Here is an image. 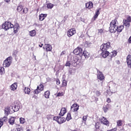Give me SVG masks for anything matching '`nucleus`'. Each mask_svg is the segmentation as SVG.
Masks as SVG:
<instances>
[{
  "instance_id": "obj_1",
  "label": "nucleus",
  "mask_w": 131,
  "mask_h": 131,
  "mask_svg": "<svg viewBox=\"0 0 131 131\" xmlns=\"http://www.w3.org/2000/svg\"><path fill=\"white\" fill-rule=\"evenodd\" d=\"M80 63V60H79L77 57L75 56L73 57L70 61H68L66 63V66L70 67L71 65L74 66V67H76Z\"/></svg>"
},
{
  "instance_id": "obj_2",
  "label": "nucleus",
  "mask_w": 131,
  "mask_h": 131,
  "mask_svg": "<svg viewBox=\"0 0 131 131\" xmlns=\"http://www.w3.org/2000/svg\"><path fill=\"white\" fill-rule=\"evenodd\" d=\"M117 25H118V22H117V20L114 19V20H112L110 23L109 31H110L111 33H114L116 32L117 30Z\"/></svg>"
},
{
  "instance_id": "obj_3",
  "label": "nucleus",
  "mask_w": 131,
  "mask_h": 131,
  "mask_svg": "<svg viewBox=\"0 0 131 131\" xmlns=\"http://www.w3.org/2000/svg\"><path fill=\"white\" fill-rule=\"evenodd\" d=\"M13 58L11 56L7 58L3 62V66L4 67H10L11 64H12V59Z\"/></svg>"
},
{
  "instance_id": "obj_4",
  "label": "nucleus",
  "mask_w": 131,
  "mask_h": 131,
  "mask_svg": "<svg viewBox=\"0 0 131 131\" xmlns=\"http://www.w3.org/2000/svg\"><path fill=\"white\" fill-rule=\"evenodd\" d=\"M2 27L5 30H8L10 29V28H13V27H14V25L12 24L11 22L6 21L5 24L3 25Z\"/></svg>"
},
{
  "instance_id": "obj_5",
  "label": "nucleus",
  "mask_w": 131,
  "mask_h": 131,
  "mask_svg": "<svg viewBox=\"0 0 131 131\" xmlns=\"http://www.w3.org/2000/svg\"><path fill=\"white\" fill-rule=\"evenodd\" d=\"M110 49V43H103L100 46L101 51H107Z\"/></svg>"
},
{
  "instance_id": "obj_6",
  "label": "nucleus",
  "mask_w": 131,
  "mask_h": 131,
  "mask_svg": "<svg viewBox=\"0 0 131 131\" xmlns=\"http://www.w3.org/2000/svg\"><path fill=\"white\" fill-rule=\"evenodd\" d=\"M73 53L75 55H79V56H81V55H82V48L78 47L73 51Z\"/></svg>"
},
{
  "instance_id": "obj_7",
  "label": "nucleus",
  "mask_w": 131,
  "mask_h": 131,
  "mask_svg": "<svg viewBox=\"0 0 131 131\" xmlns=\"http://www.w3.org/2000/svg\"><path fill=\"white\" fill-rule=\"evenodd\" d=\"M79 109V105L76 103H74L71 107V111H72V112H76L78 111Z\"/></svg>"
},
{
  "instance_id": "obj_8",
  "label": "nucleus",
  "mask_w": 131,
  "mask_h": 131,
  "mask_svg": "<svg viewBox=\"0 0 131 131\" xmlns=\"http://www.w3.org/2000/svg\"><path fill=\"white\" fill-rule=\"evenodd\" d=\"M76 33V30L75 29H71L68 31L67 35L69 37H71L72 35H74Z\"/></svg>"
},
{
  "instance_id": "obj_9",
  "label": "nucleus",
  "mask_w": 131,
  "mask_h": 131,
  "mask_svg": "<svg viewBox=\"0 0 131 131\" xmlns=\"http://www.w3.org/2000/svg\"><path fill=\"white\" fill-rule=\"evenodd\" d=\"M12 109L14 112H17V111H19V110L20 109V105H19V103H16L13 104Z\"/></svg>"
},
{
  "instance_id": "obj_10",
  "label": "nucleus",
  "mask_w": 131,
  "mask_h": 131,
  "mask_svg": "<svg viewBox=\"0 0 131 131\" xmlns=\"http://www.w3.org/2000/svg\"><path fill=\"white\" fill-rule=\"evenodd\" d=\"M100 121L101 123L104 124V125H106V126H109V121L107 120V119H106V118L102 117L100 119Z\"/></svg>"
},
{
  "instance_id": "obj_11",
  "label": "nucleus",
  "mask_w": 131,
  "mask_h": 131,
  "mask_svg": "<svg viewBox=\"0 0 131 131\" xmlns=\"http://www.w3.org/2000/svg\"><path fill=\"white\" fill-rule=\"evenodd\" d=\"M127 65L128 66V68H130L131 69V55H128L127 56L126 58Z\"/></svg>"
},
{
  "instance_id": "obj_12",
  "label": "nucleus",
  "mask_w": 131,
  "mask_h": 131,
  "mask_svg": "<svg viewBox=\"0 0 131 131\" xmlns=\"http://www.w3.org/2000/svg\"><path fill=\"white\" fill-rule=\"evenodd\" d=\"M97 78L98 79H99V80H104L105 79V77L104 76V75L102 72L98 71V74H97Z\"/></svg>"
},
{
  "instance_id": "obj_13",
  "label": "nucleus",
  "mask_w": 131,
  "mask_h": 131,
  "mask_svg": "<svg viewBox=\"0 0 131 131\" xmlns=\"http://www.w3.org/2000/svg\"><path fill=\"white\" fill-rule=\"evenodd\" d=\"M16 119V117H11L8 119V122L9 124H11V125H13V124H15V120Z\"/></svg>"
},
{
  "instance_id": "obj_14",
  "label": "nucleus",
  "mask_w": 131,
  "mask_h": 131,
  "mask_svg": "<svg viewBox=\"0 0 131 131\" xmlns=\"http://www.w3.org/2000/svg\"><path fill=\"white\" fill-rule=\"evenodd\" d=\"M13 30L14 33H17L18 31H19V28H20V26H19V24H15L14 26H13Z\"/></svg>"
},
{
  "instance_id": "obj_15",
  "label": "nucleus",
  "mask_w": 131,
  "mask_h": 131,
  "mask_svg": "<svg viewBox=\"0 0 131 131\" xmlns=\"http://www.w3.org/2000/svg\"><path fill=\"white\" fill-rule=\"evenodd\" d=\"M101 56H102L103 58H107V57L109 56V52L107 51H102Z\"/></svg>"
},
{
  "instance_id": "obj_16",
  "label": "nucleus",
  "mask_w": 131,
  "mask_h": 131,
  "mask_svg": "<svg viewBox=\"0 0 131 131\" xmlns=\"http://www.w3.org/2000/svg\"><path fill=\"white\" fill-rule=\"evenodd\" d=\"M43 49H46L47 52H51V51H52V48L50 45L46 44L43 47Z\"/></svg>"
},
{
  "instance_id": "obj_17",
  "label": "nucleus",
  "mask_w": 131,
  "mask_h": 131,
  "mask_svg": "<svg viewBox=\"0 0 131 131\" xmlns=\"http://www.w3.org/2000/svg\"><path fill=\"white\" fill-rule=\"evenodd\" d=\"M17 88H18V85H17V83H14L12 84L10 86L11 91H16L17 90Z\"/></svg>"
},
{
  "instance_id": "obj_18",
  "label": "nucleus",
  "mask_w": 131,
  "mask_h": 131,
  "mask_svg": "<svg viewBox=\"0 0 131 131\" xmlns=\"http://www.w3.org/2000/svg\"><path fill=\"white\" fill-rule=\"evenodd\" d=\"M66 121V119L64 117H59V119H58V123L59 124H62V123H64Z\"/></svg>"
},
{
  "instance_id": "obj_19",
  "label": "nucleus",
  "mask_w": 131,
  "mask_h": 131,
  "mask_svg": "<svg viewBox=\"0 0 131 131\" xmlns=\"http://www.w3.org/2000/svg\"><path fill=\"white\" fill-rule=\"evenodd\" d=\"M85 7L87 9H92L93 7V4L92 2H89L85 4Z\"/></svg>"
},
{
  "instance_id": "obj_20",
  "label": "nucleus",
  "mask_w": 131,
  "mask_h": 131,
  "mask_svg": "<svg viewBox=\"0 0 131 131\" xmlns=\"http://www.w3.org/2000/svg\"><path fill=\"white\" fill-rule=\"evenodd\" d=\"M66 108L65 107L62 108L60 113L59 114V116H64L65 114L66 113Z\"/></svg>"
},
{
  "instance_id": "obj_21",
  "label": "nucleus",
  "mask_w": 131,
  "mask_h": 131,
  "mask_svg": "<svg viewBox=\"0 0 131 131\" xmlns=\"http://www.w3.org/2000/svg\"><path fill=\"white\" fill-rule=\"evenodd\" d=\"M81 56H84L85 58H88L89 57H90V53L86 51H84L83 52H82Z\"/></svg>"
},
{
  "instance_id": "obj_22",
  "label": "nucleus",
  "mask_w": 131,
  "mask_h": 131,
  "mask_svg": "<svg viewBox=\"0 0 131 131\" xmlns=\"http://www.w3.org/2000/svg\"><path fill=\"white\" fill-rule=\"evenodd\" d=\"M11 110L10 109V107L7 106L5 109V114L8 116V114L10 113Z\"/></svg>"
},
{
  "instance_id": "obj_23",
  "label": "nucleus",
  "mask_w": 131,
  "mask_h": 131,
  "mask_svg": "<svg viewBox=\"0 0 131 131\" xmlns=\"http://www.w3.org/2000/svg\"><path fill=\"white\" fill-rule=\"evenodd\" d=\"M47 17V14H41L39 15V20L40 21H43V20H45V18Z\"/></svg>"
},
{
  "instance_id": "obj_24",
  "label": "nucleus",
  "mask_w": 131,
  "mask_h": 131,
  "mask_svg": "<svg viewBox=\"0 0 131 131\" xmlns=\"http://www.w3.org/2000/svg\"><path fill=\"white\" fill-rule=\"evenodd\" d=\"M30 36H35L36 35V31L35 30H33L29 32Z\"/></svg>"
},
{
  "instance_id": "obj_25",
  "label": "nucleus",
  "mask_w": 131,
  "mask_h": 131,
  "mask_svg": "<svg viewBox=\"0 0 131 131\" xmlns=\"http://www.w3.org/2000/svg\"><path fill=\"white\" fill-rule=\"evenodd\" d=\"M124 28V27L123 26H120L118 27V25H117V31L118 32H121L122 31V30Z\"/></svg>"
},
{
  "instance_id": "obj_26",
  "label": "nucleus",
  "mask_w": 131,
  "mask_h": 131,
  "mask_svg": "<svg viewBox=\"0 0 131 131\" xmlns=\"http://www.w3.org/2000/svg\"><path fill=\"white\" fill-rule=\"evenodd\" d=\"M123 25L124 26H126V27H129V23L128 22V20H127L126 19L124 20L123 21Z\"/></svg>"
},
{
  "instance_id": "obj_27",
  "label": "nucleus",
  "mask_w": 131,
  "mask_h": 131,
  "mask_svg": "<svg viewBox=\"0 0 131 131\" xmlns=\"http://www.w3.org/2000/svg\"><path fill=\"white\" fill-rule=\"evenodd\" d=\"M44 96L46 99H49L50 98V91H46L44 93Z\"/></svg>"
},
{
  "instance_id": "obj_28",
  "label": "nucleus",
  "mask_w": 131,
  "mask_h": 131,
  "mask_svg": "<svg viewBox=\"0 0 131 131\" xmlns=\"http://www.w3.org/2000/svg\"><path fill=\"white\" fill-rule=\"evenodd\" d=\"M123 124L122 120H119L117 121V126H122Z\"/></svg>"
},
{
  "instance_id": "obj_29",
  "label": "nucleus",
  "mask_w": 131,
  "mask_h": 131,
  "mask_svg": "<svg viewBox=\"0 0 131 131\" xmlns=\"http://www.w3.org/2000/svg\"><path fill=\"white\" fill-rule=\"evenodd\" d=\"M37 90H39V92H41L42 91H43V85L40 84L39 86H37Z\"/></svg>"
},
{
  "instance_id": "obj_30",
  "label": "nucleus",
  "mask_w": 131,
  "mask_h": 131,
  "mask_svg": "<svg viewBox=\"0 0 131 131\" xmlns=\"http://www.w3.org/2000/svg\"><path fill=\"white\" fill-rule=\"evenodd\" d=\"M54 4H51V3H49V4H47V8L48 9H53V8H54Z\"/></svg>"
},
{
  "instance_id": "obj_31",
  "label": "nucleus",
  "mask_w": 131,
  "mask_h": 131,
  "mask_svg": "<svg viewBox=\"0 0 131 131\" xmlns=\"http://www.w3.org/2000/svg\"><path fill=\"white\" fill-rule=\"evenodd\" d=\"M91 46H92L91 42L86 41L84 43V47H85L86 48H89V47H91Z\"/></svg>"
},
{
  "instance_id": "obj_32",
  "label": "nucleus",
  "mask_w": 131,
  "mask_h": 131,
  "mask_svg": "<svg viewBox=\"0 0 131 131\" xmlns=\"http://www.w3.org/2000/svg\"><path fill=\"white\" fill-rule=\"evenodd\" d=\"M71 118V114H70V113H68L66 118L67 121H69V120H70Z\"/></svg>"
},
{
  "instance_id": "obj_33",
  "label": "nucleus",
  "mask_w": 131,
  "mask_h": 131,
  "mask_svg": "<svg viewBox=\"0 0 131 131\" xmlns=\"http://www.w3.org/2000/svg\"><path fill=\"white\" fill-rule=\"evenodd\" d=\"M25 94H27L28 95H29V94H30V89L25 88Z\"/></svg>"
},
{
  "instance_id": "obj_34",
  "label": "nucleus",
  "mask_w": 131,
  "mask_h": 131,
  "mask_svg": "<svg viewBox=\"0 0 131 131\" xmlns=\"http://www.w3.org/2000/svg\"><path fill=\"white\" fill-rule=\"evenodd\" d=\"M0 73L1 74H5V68L3 67H0Z\"/></svg>"
},
{
  "instance_id": "obj_35",
  "label": "nucleus",
  "mask_w": 131,
  "mask_h": 131,
  "mask_svg": "<svg viewBox=\"0 0 131 131\" xmlns=\"http://www.w3.org/2000/svg\"><path fill=\"white\" fill-rule=\"evenodd\" d=\"M111 57H115L117 55V52L116 51H113L110 54Z\"/></svg>"
},
{
  "instance_id": "obj_36",
  "label": "nucleus",
  "mask_w": 131,
  "mask_h": 131,
  "mask_svg": "<svg viewBox=\"0 0 131 131\" xmlns=\"http://www.w3.org/2000/svg\"><path fill=\"white\" fill-rule=\"evenodd\" d=\"M1 121L2 122H6V121H8V117H7L6 116H5L4 117L2 118L1 119Z\"/></svg>"
},
{
  "instance_id": "obj_37",
  "label": "nucleus",
  "mask_w": 131,
  "mask_h": 131,
  "mask_svg": "<svg viewBox=\"0 0 131 131\" xmlns=\"http://www.w3.org/2000/svg\"><path fill=\"white\" fill-rule=\"evenodd\" d=\"M23 9V7L22 6V5H19L17 7V10L18 12H21Z\"/></svg>"
},
{
  "instance_id": "obj_38",
  "label": "nucleus",
  "mask_w": 131,
  "mask_h": 131,
  "mask_svg": "<svg viewBox=\"0 0 131 131\" xmlns=\"http://www.w3.org/2000/svg\"><path fill=\"white\" fill-rule=\"evenodd\" d=\"M53 117L54 116L52 115H48L46 117L48 120H51V119H52L53 118Z\"/></svg>"
},
{
  "instance_id": "obj_39",
  "label": "nucleus",
  "mask_w": 131,
  "mask_h": 131,
  "mask_svg": "<svg viewBox=\"0 0 131 131\" xmlns=\"http://www.w3.org/2000/svg\"><path fill=\"white\" fill-rule=\"evenodd\" d=\"M19 121L20 122V123H21L22 124H23V123H25V119L23 118H20L19 119Z\"/></svg>"
},
{
  "instance_id": "obj_40",
  "label": "nucleus",
  "mask_w": 131,
  "mask_h": 131,
  "mask_svg": "<svg viewBox=\"0 0 131 131\" xmlns=\"http://www.w3.org/2000/svg\"><path fill=\"white\" fill-rule=\"evenodd\" d=\"M17 131H23V129L20 125H18V127L16 128Z\"/></svg>"
},
{
  "instance_id": "obj_41",
  "label": "nucleus",
  "mask_w": 131,
  "mask_h": 131,
  "mask_svg": "<svg viewBox=\"0 0 131 131\" xmlns=\"http://www.w3.org/2000/svg\"><path fill=\"white\" fill-rule=\"evenodd\" d=\"M24 14H27V12H28V8H25L23 11Z\"/></svg>"
},
{
  "instance_id": "obj_42",
  "label": "nucleus",
  "mask_w": 131,
  "mask_h": 131,
  "mask_svg": "<svg viewBox=\"0 0 131 131\" xmlns=\"http://www.w3.org/2000/svg\"><path fill=\"white\" fill-rule=\"evenodd\" d=\"M103 110L104 111L105 113H106V112H107V111H108V107H107V106H103Z\"/></svg>"
},
{
  "instance_id": "obj_43",
  "label": "nucleus",
  "mask_w": 131,
  "mask_h": 131,
  "mask_svg": "<svg viewBox=\"0 0 131 131\" xmlns=\"http://www.w3.org/2000/svg\"><path fill=\"white\" fill-rule=\"evenodd\" d=\"M62 85L63 86H66V85H67V81L63 80L62 81Z\"/></svg>"
},
{
  "instance_id": "obj_44",
  "label": "nucleus",
  "mask_w": 131,
  "mask_h": 131,
  "mask_svg": "<svg viewBox=\"0 0 131 131\" xmlns=\"http://www.w3.org/2000/svg\"><path fill=\"white\" fill-rule=\"evenodd\" d=\"M95 94L97 97H99V96H101V92L99 91H97L95 92Z\"/></svg>"
},
{
  "instance_id": "obj_45",
  "label": "nucleus",
  "mask_w": 131,
  "mask_h": 131,
  "mask_svg": "<svg viewBox=\"0 0 131 131\" xmlns=\"http://www.w3.org/2000/svg\"><path fill=\"white\" fill-rule=\"evenodd\" d=\"M75 72V70L73 69V70H70L69 71V74H72V73H74Z\"/></svg>"
},
{
  "instance_id": "obj_46",
  "label": "nucleus",
  "mask_w": 131,
  "mask_h": 131,
  "mask_svg": "<svg viewBox=\"0 0 131 131\" xmlns=\"http://www.w3.org/2000/svg\"><path fill=\"white\" fill-rule=\"evenodd\" d=\"M96 128L98 129V128H100V123H96V126H95Z\"/></svg>"
},
{
  "instance_id": "obj_47",
  "label": "nucleus",
  "mask_w": 131,
  "mask_h": 131,
  "mask_svg": "<svg viewBox=\"0 0 131 131\" xmlns=\"http://www.w3.org/2000/svg\"><path fill=\"white\" fill-rule=\"evenodd\" d=\"M34 92L36 95H37V94L40 93V91H39V89H37H37H36Z\"/></svg>"
},
{
  "instance_id": "obj_48",
  "label": "nucleus",
  "mask_w": 131,
  "mask_h": 131,
  "mask_svg": "<svg viewBox=\"0 0 131 131\" xmlns=\"http://www.w3.org/2000/svg\"><path fill=\"white\" fill-rule=\"evenodd\" d=\"M60 117H53V120H55L56 121H57L58 122V119H59Z\"/></svg>"
},
{
  "instance_id": "obj_49",
  "label": "nucleus",
  "mask_w": 131,
  "mask_h": 131,
  "mask_svg": "<svg viewBox=\"0 0 131 131\" xmlns=\"http://www.w3.org/2000/svg\"><path fill=\"white\" fill-rule=\"evenodd\" d=\"M87 118H88V116H83L82 119L83 121H86Z\"/></svg>"
},
{
  "instance_id": "obj_50",
  "label": "nucleus",
  "mask_w": 131,
  "mask_h": 131,
  "mask_svg": "<svg viewBox=\"0 0 131 131\" xmlns=\"http://www.w3.org/2000/svg\"><path fill=\"white\" fill-rule=\"evenodd\" d=\"M102 33H103V29H99L98 30V34H102Z\"/></svg>"
},
{
  "instance_id": "obj_51",
  "label": "nucleus",
  "mask_w": 131,
  "mask_h": 131,
  "mask_svg": "<svg viewBox=\"0 0 131 131\" xmlns=\"http://www.w3.org/2000/svg\"><path fill=\"white\" fill-rule=\"evenodd\" d=\"M100 10H101V8H99V9H98V10H97V11L96 12L95 14H96V15H97L99 16V14H100V13L99 12L100 11Z\"/></svg>"
},
{
  "instance_id": "obj_52",
  "label": "nucleus",
  "mask_w": 131,
  "mask_h": 131,
  "mask_svg": "<svg viewBox=\"0 0 131 131\" xmlns=\"http://www.w3.org/2000/svg\"><path fill=\"white\" fill-rule=\"evenodd\" d=\"M63 95H64V94L63 93V92H62L61 93H59L57 94V96L61 97V96H63Z\"/></svg>"
},
{
  "instance_id": "obj_53",
  "label": "nucleus",
  "mask_w": 131,
  "mask_h": 131,
  "mask_svg": "<svg viewBox=\"0 0 131 131\" xmlns=\"http://www.w3.org/2000/svg\"><path fill=\"white\" fill-rule=\"evenodd\" d=\"M127 21H128L129 23L131 22V17L130 16L128 17L127 18V19H126Z\"/></svg>"
},
{
  "instance_id": "obj_54",
  "label": "nucleus",
  "mask_w": 131,
  "mask_h": 131,
  "mask_svg": "<svg viewBox=\"0 0 131 131\" xmlns=\"http://www.w3.org/2000/svg\"><path fill=\"white\" fill-rule=\"evenodd\" d=\"M106 102H107V103H111V99H110V98H107L106 99Z\"/></svg>"
},
{
  "instance_id": "obj_55",
  "label": "nucleus",
  "mask_w": 131,
  "mask_h": 131,
  "mask_svg": "<svg viewBox=\"0 0 131 131\" xmlns=\"http://www.w3.org/2000/svg\"><path fill=\"white\" fill-rule=\"evenodd\" d=\"M3 124H4V123L2 121H0V128L1 127H2V126H3Z\"/></svg>"
},
{
  "instance_id": "obj_56",
  "label": "nucleus",
  "mask_w": 131,
  "mask_h": 131,
  "mask_svg": "<svg viewBox=\"0 0 131 131\" xmlns=\"http://www.w3.org/2000/svg\"><path fill=\"white\" fill-rule=\"evenodd\" d=\"M65 54H66V52L62 51L60 55H61V56H63V55H65Z\"/></svg>"
},
{
  "instance_id": "obj_57",
  "label": "nucleus",
  "mask_w": 131,
  "mask_h": 131,
  "mask_svg": "<svg viewBox=\"0 0 131 131\" xmlns=\"http://www.w3.org/2000/svg\"><path fill=\"white\" fill-rule=\"evenodd\" d=\"M99 15H98L97 14H95V15H94V20H96V19H97V18H98V16Z\"/></svg>"
},
{
  "instance_id": "obj_58",
  "label": "nucleus",
  "mask_w": 131,
  "mask_h": 131,
  "mask_svg": "<svg viewBox=\"0 0 131 131\" xmlns=\"http://www.w3.org/2000/svg\"><path fill=\"white\" fill-rule=\"evenodd\" d=\"M56 83L58 85H59V84H60V80H56Z\"/></svg>"
},
{
  "instance_id": "obj_59",
  "label": "nucleus",
  "mask_w": 131,
  "mask_h": 131,
  "mask_svg": "<svg viewBox=\"0 0 131 131\" xmlns=\"http://www.w3.org/2000/svg\"><path fill=\"white\" fill-rule=\"evenodd\" d=\"M11 0H5V2H6V3H9V2H10Z\"/></svg>"
},
{
  "instance_id": "obj_60",
  "label": "nucleus",
  "mask_w": 131,
  "mask_h": 131,
  "mask_svg": "<svg viewBox=\"0 0 131 131\" xmlns=\"http://www.w3.org/2000/svg\"><path fill=\"white\" fill-rule=\"evenodd\" d=\"M12 131H18V130H17L16 128H15V129H13L12 130Z\"/></svg>"
},
{
  "instance_id": "obj_61",
  "label": "nucleus",
  "mask_w": 131,
  "mask_h": 131,
  "mask_svg": "<svg viewBox=\"0 0 131 131\" xmlns=\"http://www.w3.org/2000/svg\"><path fill=\"white\" fill-rule=\"evenodd\" d=\"M100 85L101 86H103V81H101V82L100 83Z\"/></svg>"
},
{
  "instance_id": "obj_62",
  "label": "nucleus",
  "mask_w": 131,
  "mask_h": 131,
  "mask_svg": "<svg viewBox=\"0 0 131 131\" xmlns=\"http://www.w3.org/2000/svg\"><path fill=\"white\" fill-rule=\"evenodd\" d=\"M42 46H43V44H41V45H39V46L40 47V48H41L42 47Z\"/></svg>"
},
{
  "instance_id": "obj_63",
  "label": "nucleus",
  "mask_w": 131,
  "mask_h": 131,
  "mask_svg": "<svg viewBox=\"0 0 131 131\" xmlns=\"http://www.w3.org/2000/svg\"><path fill=\"white\" fill-rule=\"evenodd\" d=\"M107 131H113V130L110 129V130H107Z\"/></svg>"
},
{
  "instance_id": "obj_64",
  "label": "nucleus",
  "mask_w": 131,
  "mask_h": 131,
  "mask_svg": "<svg viewBox=\"0 0 131 131\" xmlns=\"http://www.w3.org/2000/svg\"><path fill=\"white\" fill-rule=\"evenodd\" d=\"M27 131H31V130H30V129H28L27 130Z\"/></svg>"
}]
</instances>
